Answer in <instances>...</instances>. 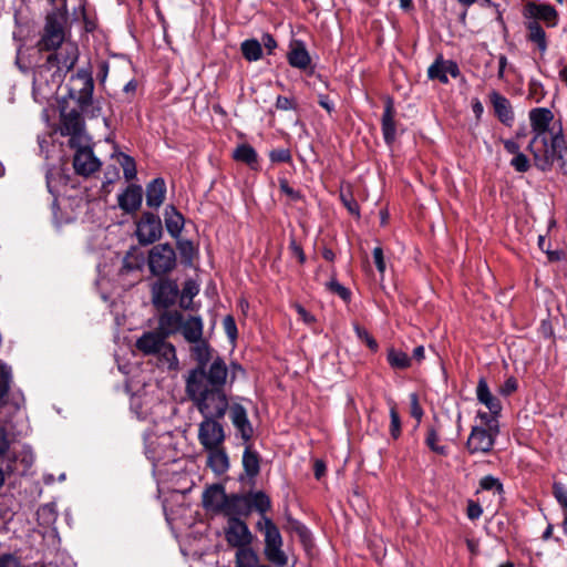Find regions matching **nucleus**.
<instances>
[{
	"label": "nucleus",
	"mask_w": 567,
	"mask_h": 567,
	"mask_svg": "<svg viewBox=\"0 0 567 567\" xmlns=\"http://www.w3.org/2000/svg\"><path fill=\"white\" fill-rule=\"evenodd\" d=\"M161 218L152 213H143L136 224V237L141 245H151L162 236Z\"/></svg>",
	"instance_id": "nucleus-13"
},
{
	"label": "nucleus",
	"mask_w": 567,
	"mask_h": 567,
	"mask_svg": "<svg viewBox=\"0 0 567 567\" xmlns=\"http://www.w3.org/2000/svg\"><path fill=\"white\" fill-rule=\"evenodd\" d=\"M199 292V287L196 281L189 279L186 280L181 292L179 306L185 309H192L193 298Z\"/></svg>",
	"instance_id": "nucleus-39"
},
{
	"label": "nucleus",
	"mask_w": 567,
	"mask_h": 567,
	"mask_svg": "<svg viewBox=\"0 0 567 567\" xmlns=\"http://www.w3.org/2000/svg\"><path fill=\"white\" fill-rule=\"evenodd\" d=\"M79 59V49L75 43L66 42L59 50L50 54L47 63L50 68H56L59 72L66 74L73 69Z\"/></svg>",
	"instance_id": "nucleus-16"
},
{
	"label": "nucleus",
	"mask_w": 567,
	"mask_h": 567,
	"mask_svg": "<svg viewBox=\"0 0 567 567\" xmlns=\"http://www.w3.org/2000/svg\"><path fill=\"white\" fill-rule=\"evenodd\" d=\"M526 28L528 30V39L529 41L537 44L538 49L542 52H545L547 49L546 42V33L539 22L537 21H528L526 23Z\"/></svg>",
	"instance_id": "nucleus-36"
},
{
	"label": "nucleus",
	"mask_w": 567,
	"mask_h": 567,
	"mask_svg": "<svg viewBox=\"0 0 567 567\" xmlns=\"http://www.w3.org/2000/svg\"><path fill=\"white\" fill-rule=\"evenodd\" d=\"M166 194V185L165 181L161 177L153 179L146 186V204L148 207L158 208L164 199Z\"/></svg>",
	"instance_id": "nucleus-30"
},
{
	"label": "nucleus",
	"mask_w": 567,
	"mask_h": 567,
	"mask_svg": "<svg viewBox=\"0 0 567 567\" xmlns=\"http://www.w3.org/2000/svg\"><path fill=\"white\" fill-rule=\"evenodd\" d=\"M482 513H483V509L480 504H477L473 501H468L466 514L470 519L475 520V519L480 518Z\"/></svg>",
	"instance_id": "nucleus-58"
},
{
	"label": "nucleus",
	"mask_w": 567,
	"mask_h": 567,
	"mask_svg": "<svg viewBox=\"0 0 567 567\" xmlns=\"http://www.w3.org/2000/svg\"><path fill=\"white\" fill-rule=\"evenodd\" d=\"M425 445L434 453L446 456L449 454V449L446 445L440 444V434L439 430L434 426H430L426 430L425 435Z\"/></svg>",
	"instance_id": "nucleus-38"
},
{
	"label": "nucleus",
	"mask_w": 567,
	"mask_h": 567,
	"mask_svg": "<svg viewBox=\"0 0 567 567\" xmlns=\"http://www.w3.org/2000/svg\"><path fill=\"white\" fill-rule=\"evenodd\" d=\"M156 354L164 360L169 368L176 367L178 363L175 347L172 343L166 342V340L162 342L161 349Z\"/></svg>",
	"instance_id": "nucleus-41"
},
{
	"label": "nucleus",
	"mask_w": 567,
	"mask_h": 567,
	"mask_svg": "<svg viewBox=\"0 0 567 567\" xmlns=\"http://www.w3.org/2000/svg\"><path fill=\"white\" fill-rule=\"evenodd\" d=\"M68 8H56L47 16L43 34L39 41L41 51L58 50L64 42V25L68 21Z\"/></svg>",
	"instance_id": "nucleus-7"
},
{
	"label": "nucleus",
	"mask_w": 567,
	"mask_h": 567,
	"mask_svg": "<svg viewBox=\"0 0 567 567\" xmlns=\"http://www.w3.org/2000/svg\"><path fill=\"white\" fill-rule=\"evenodd\" d=\"M489 101L494 107V112L497 118L503 124L512 126L514 122V112L509 100L502 95L501 93H498L497 91H492L489 93Z\"/></svg>",
	"instance_id": "nucleus-24"
},
{
	"label": "nucleus",
	"mask_w": 567,
	"mask_h": 567,
	"mask_svg": "<svg viewBox=\"0 0 567 567\" xmlns=\"http://www.w3.org/2000/svg\"><path fill=\"white\" fill-rule=\"evenodd\" d=\"M511 165L515 168L516 172L525 173L529 168V159L525 154L519 152L515 154V156L511 161Z\"/></svg>",
	"instance_id": "nucleus-47"
},
{
	"label": "nucleus",
	"mask_w": 567,
	"mask_h": 567,
	"mask_svg": "<svg viewBox=\"0 0 567 567\" xmlns=\"http://www.w3.org/2000/svg\"><path fill=\"white\" fill-rule=\"evenodd\" d=\"M499 430L473 426L466 442V449L471 454L488 453L492 451Z\"/></svg>",
	"instance_id": "nucleus-15"
},
{
	"label": "nucleus",
	"mask_w": 567,
	"mask_h": 567,
	"mask_svg": "<svg viewBox=\"0 0 567 567\" xmlns=\"http://www.w3.org/2000/svg\"><path fill=\"white\" fill-rule=\"evenodd\" d=\"M190 352L197 365L185 378L186 394L226 390L228 368L223 358L216 357L212 362V349L203 338L192 342Z\"/></svg>",
	"instance_id": "nucleus-2"
},
{
	"label": "nucleus",
	"mask_w": 567,
	"mask_h": 567,
	"mask_svg": "<svg viewBox=\"0 0 567 567\" xmlns=\"http://www.w3.org/2000/svg\"><path fill=\"white\" fill-rule=\"evenodd\" d=\"M449 74L452 78H457L460 74L457 64L451 60H443L442 58H437L427 69V76L431 80H439L444 84L449 82Z\"/></svg>",
	"instance_id": "nucleus-20"
},
{
	"label": "nucleus",
	"mask_w": 567,
	"mask_h": 567,
	"mask_svg": "<svg viewBox=\"0 0 567 567\" xmlns=\"http://www.w3.org/2000/svg\"><path fill=\"white\" fill-rule=\"evenodd\" d=\"M120 164L123 168V174L126 181H132L136 177V164L133 157L126 154H121Z\"/></svg>",
	"instance_id": "nucleus-42"
},
{
	"label": "nucleus",
	"mask_w": 567,
	"mask_h": 567,
	"mask_svg": "<svg viewBox=\"0 0 567 567\" xmlns=\"http://www.w3.org/2000/svg\"><path fill=\"white\" fill-rule=\"evenodd\" d=\"M354 330L358 338L364 341L371 350L375 351L378 349V342L364 328L355 326Z\"/></svg>",
	"instance_id": "nucleus-51"
},
{
	"label": "nucleus",
	"mask_w": 567,
	"mask_h": 567,
	"mask_svg": "<svg viewBox=\"0 0 567 567\" xmlns=\"http://www.w3.org/2000/svg\"><path fill=\"white\" fill-rule=\"evenodd\" d=\"M243 467L249 478H255L260 472V456L247 444L243 453Z\"/></svg>",
	"instance_id": "nucleus-33"
},
{
	"label": "nucleus",
	"mask_w": 567,
	"mask_h": 567,
	"mask_svg": "<svg viewBox=\"0 0 567 567\" xmlns=\"http://www.w3.org/2000/svg\"><path fill=\"white\" fill-rule=\"evenodd\" d=\"M503 145H504L505 151L507 153H509V154H514L515 155V154L520 152L519 151L520 150L519 144L516 141H514V140H504L503 141Z\"/></svg>",
	"instance_id": "nucleus-64"
},
{
	"label": "nucleus",
	"mask_w": 567,
	"mask_h": 567,
	"mask_svg": "<svg viewBox=\"0 0 567 567\" xmlns=\"http://www.w3.org/2000/svg\"><path fill=\"white\" fill-rule=\"evenodd\" d=\"M390 434L396 440L401 435V420L394 403L390 406Z\"/></svg>",
	"instance_id": "nucleus-44"
},
{
	"label": "nucleus",
	"mask_w": 567,
	"mask_h": 567,
	"mask_svg": "<svg viewBox=\"0 0 567 567\" xmlns=\"http://www.w3.org/2000/svg\"><path fill=\"white\" fill-rule=\"evenodd\" d=\"M528 150L533 155L535 166L542 172H549L556 164L558 169L567 175V144L560 133L548 136H533Z\"/></svg>",
	"instance_id": "nucleus-3"
},
{
	"label": "nucleus",
	"mask_w": 567,
	"mask_h": 567,
	"mask_svg": "<svg viewBox=\"0 0 567 567\" xmlns=\"http://www.w3.org/2000/svg\"><path fill=\"white\" fill-rule=\"evenodd\" d=\"M176 266V254L169 244H158L148 254V267L153 275L161 276Z\"/></svg>",
	"instance_id": "nucleus-10"
},
{
	"label": "nucleus",
	"mask_w": 567,
	"mask_h": 567,
	"mask_svg": "<svg viewBox=\"0 0 567 567\" xmlns=\"http://www.w3.org/2000/svg\"><path fill=\"white\" fill-rule=\"evenodd\" d=\"M11 389H7L0 383V408L4 406L8 402V396ZM0 461L6 464L9 472L17 470V462H21L24 468L33 464L34 457L29 449L16 450L11 446L8 431L4 426L0 425Z\"/></svg>",
	"instance_id": "nucleus-5"
},
{
	"label": "nucleus",
	"mask_w": 567,
	"mask_h": 567,
	"mask_svg": "<svg viewBox=\"0 0 567 567\" xmlns=\"http://www.w3.org/2000/svg\"><path fill=\"white\" fill-rule=\"evenodd\" d=\"M279 188L280 190L290 198L291 202H299L303 198L300 190H296L290 187L288 181L286 178L279 179Z\"/></svg>",
	"instance_id": "nucleus-45"
},
{
	"label": "nucleus",
	"mask_w": 567,
	"mask_h": 567,
	"mask_svg": "<svg viewBox=\"0 0 567 567\" xmlns=\"http://www.w3.org/2000/svg\"><path fill=\"white\" fill-rule=\"evenodd\" d=\"M256 527L264 534L265 558L275 567H285L288 564V556L282 550L284 540L279 528L266 514L261 516Z\"/></svg>",
	"instance_id": "nucleus-6"
},
{
	"label": "nucleus",
	"mask_w": 567,
	"mask_h": 567,
	"mask_svg": "<svg viewBox=\"0 0 567 567\" xmlns=\"http://www.w3.org/2000/svg\"><path fill=\"white\" fill-rule=\"evenodd\" d=\"M229 417L237 434L241 437L244 443H248L254 435V427L248 419L247 410L239 403L229 404Z\"/></svg>",
	"instance_id": "nucleus-17"
},
{
	"label": "nucleus",
	"mask_w": 567,
	"mask_h": 567,
	"mask_svg": "<svg viewBox=\"0 0 567 567\" xmlns=\"http://www.w3.org/2000/svg\"><path fill=\"white\" fill-rule=\"evenodd\" d=\"M553 494L558 502V504L563 507H567V488L561 483H554L553 485Z\"/></svg>",
	"instance_id": "nucleus-52"
},
{
	"label": "nucleus",
	"mask_w": 567,
	"mask_h": 567,
	"mask_svg": "<svg viewBox=\"0 0 567 567\" xmlns=\"http://www.w3.org/2000/svg\"><path fill=\"white\" fill-rule=\"evenodd\" d=\"M276 107L281 111L296 110L297 103L293 99L279 95L276 100Z\"/></svg>",
	"instance_id": "nucleus-55"
},
{
	"label": "nucleus",
	"mask_w": 567,
	"mask_h": 567,
	"mask_svg": "<svg viewBox=\"0 0 567 567\" xmlns=\"http://www.w3.org/2000/svg\"><path fill=\"white\" fill-rule=\"evenodd\" d=\"M289 249L298 258L300 264H303L306 261L305 252H303L301 246L296 241V239L290 240Z\"/></svg>",
	"instance_id": "nucleus-62"
},
{
	"label": "nucleus",
	"mask_w": 567,
	"mask_h": 567,
	"mask_svg": "<svg viewBox=\"0 0 567 567\" xmlns=\"http://www.w3.org/2000/svg\"><path fill=\"white\" fill-rule=\"evenodd\" d=\"M287 60L292 68L299 70H306L311 64L309 52L301 40H293L290 43Z\"/></svg>",
	"instance_id": "nucleus-26"
},
{
	"label": "nucleus",
	"mask_w": 567,
	"mask_h": 567,
	"mask_svg": "<svg viewBox=\"0 0 567 567\" xmlns=\"http://www.w3.org/2000/svg\"><path fill=\"white\" fill-rule=\"evenodd\" d=\"M224 534L227 544L236 549L250 546L254 538L248 525L240 518L227 519Z\"/></svg>",
	"instance_id": "nucleus-14"
},
{
	"label": "nucleus",
	"mask_w": 567,
	"mask_h": 567,
	"mask_svg": "<svg viewBox=\"0 0 567 567\" xmlns=\"http://www.w3.org/2000/svg\"><path fill=\"white\" fill-rule=\"evenodd\" d=\"M260 43L266 48L269 54L277 48V41L270 33H264Z\"/></svg>",
	"instance_id": "nucleus-60"
},
{
	"label": "nucleus",
	"mask_w": 567,
	"mask_h": 567,
	"mask_svg": "<svg viewBox=\"0 0 567 567\" xmlns=\"http://www.w3.org/2000/svg\"><path fill=\"white\" fill-rule=\"evenodd\" d=\"M476 398L480 403L484 404L492 414H499L502 411L501 401L492 394L487 381L481 378L476 386Z\"/></svg>",
	"instance_id": "nucleus-29"
},
{
	"label": "nucleus",
	"mask_w": 567,
	"mask_h": 567,
	"mask_svg": "<svg viewBox=\"0 0 567 567\" xmlns=\"http://www.w3.org/2000/svg\"><path fill=\"white\" fill-rule=\"evenodd\" d=\"M327 287L329 288L330 291L338 295L342 300L348 301L350 299V296H351L350 290L348 288H346L344 286H342L337 280H330L327 284Z\"/></svg>",
	"instance_id": "nucleus-50"
},
{
	"label": "nucleus",
	"mask_w": 567,
	"mask_h": 567,
	"mask_svg": "<svg viewBox=\"0 0 567 567\" xmlns=\"http://www.w3.org/2000/svg\"><path fill=\"white\" fill-rule=\"evenodd\" d=\"M178 250L182 256V258L187 262L190 264L193 260V257L195 255V248L192 241L184 240L178 243Z\"/></svg>",
	"instance_id": "nucleus-48"
},
{
	"label": "nucleus",
	"mask_w": 567,
	"mask_h": 567,
	"mask_svg": "<svg viewBox=\"0 0 567 567\" xmlns=\"http://www.w3.org/2000/svg\"><path fill=\"white\" fill-rule=\"evenodd\" d=\"M81 110H71L61 112L59 132L62 136H69V146H80L82 143H90V137L85 133V123L81 115Z\"/></svg>",
	"instance_id": "nucleus-9"
},
{
	"label": "nucleus",
	"mask_w": 567,
	"mask_h": 567,
	"mask_svg": "<svg viewBox=\"0 0 567 567\" xmlns=\"http://www.w3.org/2000/svg\"><path fill=\"white\" fill-rule=\"evenodd\" d=\"M373 259L379 272L382 275L385 271V261L381 247H375L373 249Z\"/></svg>",
	"instance_id": "nucleus-59"
},
{
	"label": "nucleus",
	"mask_w": 567,
	"mask_h": 567,
	"mask_svg": "<svg viewBox=\"0 0 567 567\" xmlns=\"http://www.w3.org/2000/svg\"><path fill=\"white\" fill-rule=\"evenodd\" d=\"M225 487L219 484L212 485L203 493L202 503L205 509L214 514H221L224 512V504L227 498Z\"/></svg>",
	"instance_id": "nucleus-19"
},
{
	"label": "nucleus",
	"mask_w": 567,
	"mask_h": 567,
	"mask_svg": "<svg viewBox=\"0 0 567 567\" xmlns=\"http://www.w3.org/2000/svg\"><path fill=\"white\" fill-rule=\"evenodd\" d=\"M204 451L207 452L206 465L216 475H223L229 470V457L224 445Z\"/></svg>",
	"instance_id": "nucleus-22"
},
{
	"label": "nucleus",
	"mask_w": 567,
	"mask_h": 567,
	"mask_svg": "<svg viewBox=\"0 0 567 567\" xmlns=\"http://www.w3.org/2000/svg\"><path fill=\"white\" fill-rule=\"evenodd\" d=\"M523 16L529 21H544L547 27H555L557 24L556 9L546 3L527 2L523 10Z\"/></svg>",
	"instance_id": "nucleus-18"
},
{
	"label": "nucleus",
	"mask_w": 567,
	"mask_h": 567,
	"mask_svg": "<svg viewBox=\"0 0 567 567\" xmlns=\"http://www.w3.org/2000/svg\"><path fill=\"white\" fill-rule=\"evenodd\" d=\"M395 110L392 99H386L381 118V130L384 142L391 145L396 138Z\"/></svg>",
	"instance_id": "nucleus-25"
},
{
	"label": "nucleus",
	"mask_w": 567,
	"mask_h": 567,
	"mask_svg": "<svg viewBox=\"0 0 567 567\" xmlns=\"http://www.w3.org/2000/svg\"><path fill=\"white\" fill-rule=\"evenodd\" d=\"M480 486L485 491H494L496 494L502 495L504 493V487L501 481L493 475H486L481 478Z\"/></svg>",
	"instance_id": "nucleus-43"
},
{
	"label": "nucleus",
	"mask_w": 567,
	"mask_h": 567,
	"mask_svg": "<svg viewBox=\"0 0 567 567\" xmlns=\"http://www.w3.org/2000/svg\"><path fill=\"white\" fill-rule=\"evenodd\" d=\"M0 567H23L20 559L13 554L0 555Z\"/></svg>",
	"instance_id": "nucleus-57"
},
{
	"label": "nucleus",
	"mask_w": 567,
	"mask_h": 567,
	"mask_svg": "<svg viewBox=\"0 0 567 567\" xmlns=\"http://www.w3.org/2000/svg\"><path fill=\"white\" fill-rule=\"evenodd\" d=\"M271 508L269 496L261 492L247 494H228L223 515L227 519L248 517L254 511L264 516Z\"/></svg>",
	"instance_id": "nucleus-4"
},
{
	"label": "nucleus",
	"mask_w": 567,
	"mask_h": 567,
	"mask_svg": "<svg viewBox=\"0 0 567 567\" xmlns=\"http://www.w3.org/2000/svg\"><path fill=\"white\" fill-rule=\"evenodd\" d=\"M341 199L352 215L359 216V205L351 196L347 197L346 195L341 194Z\"/></svg>",
	"instance_id": "nucleus-63"
},
{
	"label": "nucleus",
	"mask_w": 567,
	"mask_h": 567,
	"mask_svg": "<svg viewBox=\"0 0 567 567\" xmlns=\"http://www.w3.org/2000/svg\"><path fill=\"white\" fill-rule=\"evenodd\" d=\"M233 157L237 162L247 164L251 169H258V154L249 144L238 145L233 153Z\"/></svg>",
	"instance_id": "nucleus-34"
},
{
	"label": "nucleus",
	"mask_w": 567,
	"mask_h": 567,
	"mask_svg": "<svg viewBox=\"0 0 567 567\" xmlns=\"http://www.w3.org/2000/svg\"><path fill=\"white\" fill-rule=\"evenodd\" d=\"M517 380L511 377L499 386V393L504 396L511 395L517 390Z\"/></svg>",
	"instance_id": "nucleus-56"
},
{
	"label": "nucleus",
	"mask_w": 567,
	"mask_h": 567,
	"mask_svg": "<svg viewBox=\"0 0 567 567\" xmlns=\"http://www.w3.org/2000/svg\"><path fill=\"white\" fill-rule=\"evenodd\" d=\"M295 309H296L297 313L299 315L300 319L305 323L311 324L316 321V318L309 311H307L306 308L302 307L301 305H296Z\"/></svg>",
	"instance_id": "nucleus-61"
},
{
	"label": "nucleus",
	"mask_w": 567,
	"mask_h": 567,
	"mask_svg": "<svg viewBox=\"0 0 567 567\" xmlns=\"http://www.w3.org/2000/svg\"><path fill=\"white\" fill-rule=\"evenodd\" d=\"M269 158L272 163H289L291 162V153L288 148H277L269 153Z\"/></svg>",
	"instance_id": "nucleus-49"
},
{
	"label": "nucleus",
	"mask_w": 567,
	"mask_h": 567,
	"mask_svg": "<svg viewBox=\"0 0 567 567\" xmlns=\"http://www.w3.org/2000/svg\"><path fill=\"white\" fill-rule=\"evenodd\" d=\"M166 340L157 330L143 333L135 342V347L145 355H153L161 349L162 342Z\"/></svg>",
	"instance_id": "nucleus-28"
},
{
	"label": "nucleus",
	"mask_w": 567,
	"mask_h": 567,
	"mask_svg": "<svg viewBox=\"0 0 567 567\" xmlns=\"http://www.w3.org/2000/svg\"><path fill=\"white\" fill-rule=\"evenodd\" d=\"M94 81L92 73L87 70H80L73 74L68 83V96L74 100L79 109L86 113L93 100Z\"/></svg>",
	"instance_id": "nucleus-8"
},
{
	"label": "nucleus",
	"mask_w": 567,
	"mask_h": 567,
	"mask_svg": "<svg viewBox=\"0 0 567 567\" xmlns=\"http://www.w3.org/2000/svg\"><path fill=\"white\" fill-rule=\"evenodd\" d=\"M410 413L417 421H421L423 416V409L419 403V396L416 393L410 394Z\"/></svg>",
	"instance_id": "nucleus-53"
},
{
	"label": "nucleus",
	"mask_w": 567,
	"mask_h": 567,
	"mask_svg": "<svg viewBox=\"0 0 567 567\" xmlns=\"http://www.w3.org/2000/svg\"><path fill=\"white\" fill-rule=\"evenodd\" d=\"M143 199V189L140 185L132 184L127 186L124 193L118 195V206L126 213L136 212Z\"/></svg>",
	"instance_id": "nucleus-27"
},
{
	"label": "nucleus",
	"mask_w": 567,
	"mask_h": 567,
	"mask_svg": "<svg viewBox=\"0 0 567 567\" xmlns=\"http://www.w3.org/2000/svg\"><path fill=\"white\" fill-rule=\"evenodd\" d=\"M164 218L167 233L173 238H177L184 228L183 215L173 205H169L165 208Z\"/></svg>",
	"instance_id": "nucleus-32"
},
{
	"label": "nucleus",
	"mask_w": 567,
	"mask_h": 567,
	"mask_svg": "<svg viewBox=\"0 0 567 567\" xmlns=\"http://www.w3.org/2000/svg\"><path fill=\"white\" fill-rule=\"evenodd\" d=\"M498 414H492L491 412H478L477 417L481 420L483 427L491 430H499L498 421L496 419Z\"/></svg>",
	"instance_id": "nucleus-46"
},
{
	"label": "nucleus",
	"mask_w": 567,
	"mask_h": 567,
	"mask_svg": "<svg viewBox=\"0 0 567 567\" xmlns=\"http://www.w3.org/2000/svg\"><path fill=\"white\" fill-rule=\"evenodd\" d=\"M73 148L75 150L73 168L78 175L89 177L101 168L102 163L94 155L89 143H82L80 146H74Z\"/></svg>",
	"instance_id": "nucleus-12"
},
{
	"label": "nucleus",
	"mask_w": 567,
	"mask_h": 567,
	"mask_svg": "<svg viewBox=\"0 0 567 567\" xmlns=\"http://www.w3.org/2000/svg\"><path fill=\"white\" fill-rule=\"evenodd\" d=\"M240 50L243 56L249 62L258 61L262 56L261 43L256 39H248L241 42Z\"/></svg>",
	"instance_id": "nucleus-37"
},
{
	"label": "nucleus",
	"mask_w": 567,
	"mask_h": 567,
	"mask_svg": "<svg viewBox=\"0 0 567 567\" xmlns=\"http://www.w3.org/2000/svg\"><path fill=\"white\" fill-rule=\"evenodd\" d=\"M554 118V114L549 109L537 107L529 112L530 126L534 132V136H547L549 125Z\"/></svg>",
	"instance_id": "nucleus-23"
},
{
	"label": "nucleus",
	"mask_w": 567,
	"mask_h": 567,
	"mask_svg": "<svg viewBox=\"0 0 567 567\" xmlns=\"http://www.w3.org/2000/svg\"><path fill=\"white\" fill-rule=\"evenodd\" d=\"M152 303L157 309H168L179 295L177 284L171 279H159L152 285Z\"/></svg>",
	"instance_id": "nucleus-11"
},
{
	"label": "nucleus",
	"mask_w": 567,
	"mask_h": 567,
	"mask_svg": "<svg viewBox=\"0 0 567 567\" xmlns=\"http://www.w3.org/2000/svg\"><path fill=\"white\" fill-rule=\"evenodd\" d=\"M187 396L203 416V420L198 424L197 433V439L203 450L224 445L226 434L219 421L224 419L228 410L226 390L202 393L197 391L187 394Z\"/></svg>",
	"instance_id": "nucleus-1"
},
{
	"label": "nucleus",
	"mask_w": 567,
	"mask_h": 567,
	"mask_svg": "<svg viewBox=\"0 0 567 567\" xmlns=\"http://www.w3.org/2000/svg\"><path fill=\"white\" fill-rule=\"evenodd\" d=\"M165 311L159 315L158 317V327L157 331L167 339L168 337L179 332V330L183 327V315L177 311L173 310L169 311L167 309H164Z\"/></svg>",
	"instance_id": "nucleus-21"
},
{
	"label": "nucleus",
	"mask_w": 567,
	"mask_h": 567,
	"mask_svg": "<svg viewBox=\"0 0 567 567\" xmlns=\"http://www.w3.org/2000/svg\"><path fill=\"white\" fill-rule=\"evenodd\" d=\"M386 359L393 369L404 370L411 365V358L405 352L394 348L388 351Z\"/></svg>",
	"instance_id": "nucleus-40"
},
{
	"label": "nucleus",
	"mask_w": 567,
	"mask_h": 567,
	"mask_svg": "<svg viewBox=\"0 0 567 567\" xmlns=\"http://www.w3.org/2000/svg\"><path fill=\"white\" fill-rule=\"evenodd\" d=\"M258 554L250 547H244L236 550L234 567H262Z\"/></svg>",
	"instance_id": "nucleus-35"
},
{
	"label": "nucleus",
	"mask_w": 567,
	"mask_h": 567,
	"mask_svg": "<svg viewBox=\"0 0 567 567\" xmlns=\"http://www.w3.org/2000/svg\"><path fill=\"white\" fill-rule=\"evenodd\" d=\"M223 326L228 338L234 341L237 338V327L233 316H226Z\"/></svg>",
	"instance_id": "nucleus-54"
},
{
	"label": "nucleus",
	"mask_w": 567,
	"mask_h": 567,
	"mask_svg": "<svg viewBox=\"0 0 567 567\" xmlns=\"http://www.w3.org/2000/svg\"><path fill=\"white\" fill-rule=\"evenodd\" d=\"M204 323L200 317L190 316L186 320H183V327L179 330L184 339L192 343L199 341L203 338Z\"/></svg>",
	"instance_id": "nucleus-31"
}]
</instances>
